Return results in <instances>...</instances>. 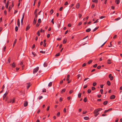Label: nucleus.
Instances as JSON below:
<instances>
[{
	"label": "nucleus",
	"mask_w": 122,
	"mask_h": 122,
	"mask_svg": "<svg viewBox=\"0 0 122 122\" xmlns=\"http://www.w3.org/2000/svg\"><path fill=\"white\" fill-rule=\"evenodd\" d=\"M70 75H68L67 76V77L66 79V81L69 80Z\"/></svg>",
	"instance_id": "obj_15"
},
{
	"label": "nucleus",
	"mask_w": 122,
	"mask_h": 122,
	"mask_svg": "<svg viewBox=\"0 0 122 122\" xmlns=\"http://www.w3.org/2000/svg\"><path fill=\"white\" fill-rule=\"evenodd\" d=\"M94 109V108L92 107H91L90 108V110L92 111Z\"/></svg>",
	"instance_id": "obj_50"
},
{
	"label": "nucleus",
	"mask_w": 122,
	"mask_h": 122,
	"mask_svg": "<svg viewBox=\"0 0 122 122\" xmlns=\"http://www.w3.org/2000/svg\"><path fill=\"white\" fill-rule=\"evenodd\" d=\"M108 103V102L107 101H104L103 103V104L104 105H107Z\"/></svg>",
	"instance_id": "obj_20"
},
{
	"label": "nucleus",
	"mask_w": 122,
	"mask_h": 122,
	"mask_svg": "<svg viewBox=\"0 0 122 122\" xmlns=\"http://www.w3.org/2000/svg\"><path fill=\"white\" fill-rule=\"evenodd\" d=\"M6 46H5L4 47L3 49V51H5V49H6Z\"/></svg>",
	"instance_id": "obj_51"
},
{
	"label": "nucleus",
	"mask_w": 122,
	"mask_h": 122,
	"mask_svg": "<svg viewBox=\"0 0 122 122\" xmlns=\"http://www.w3.org/2000/svg\"><path fill=\"white\" fill-rule=\"evenodd\" d=\"M6 13H7V11L6 10H5L4 11V14L6 15Z\"/></svg>",
	"instance_id": "obj_60"
},
{
	"label": "nucleus",
	"mask_w": 122,
	"mask_h": 122,
	"mask_svg": "<svg viewBox=\"0 0 122 122\" xmlns=\"http://www.w3.org/2000/svg\"><path fill=\"white\" fill-rule=\"evenodd\" d=\"M92 62V60H90L88 61L87 62V64H91Z\"/></svg>",
	"instance_id": "obj_28"
},
{
	"label": "nucleus",
	"mask_w": 122,
	"mask_h": 122,
	"mask_svg": "<svg viewBox=\"0 0 122 122\" xmlns=\"http://www.w3.org/2000/svg\"><path fill=\"white\" fill-rule=\"evenodd\" d=\"M38 23H40L41 22V20L40 19H39L38 20Z\"/></svg>",
	"instance_id": "obj_37"
},
{
	"label": "nucleus",
	"mask_w": 122,
	"mask_h": 122,
	"mask_svg": "<svg viewBox=\"0 0 122 122\" xmlns=\"http://www.w3.org/2000/svg\"><path fill=\"white\" fill-rule=\"evenodd\" d=\"M98 28V27H96L93 30V31L94 32L95 31H96L97 29Z\"/></svg>",
	"instance_id": "obj_34"
},
{
	"label": "nucleus",
	"mask_w": 122,
	"mask_h": 122,
	"mask_svg": "<svg viewBox=\"0 0 122 122\" xmlns=\"http://www.w3.org/2000/svg\"><path fill=\"white\" fill-rule=\"evenodd\" d=\"M67 40L66 39H65L63 40V43L64 44H65Z\"/></svg>",
	"instance_id": "obj_14"
},
{
	"label": "nucleus",
	"mask_w": 122,
	"mask_h": 122,
	"mask_svg": "<svg viewBox=\"0 0 122 122\" xmlns=\"http://www.w3.org/2000/svg\"><path fill=\"white\" fill-rule=\"evenodd\" d=\"M52 82H50L48 84V86H49L51 87L52 86Z\"/></svg>",
	"instance_id": "obj_24"
},
{
	"label": "nucleus",
	"mask_w": 122,
	"mask_h": 122,
	"mask_svg": "<svg viewBox=\"0 0 122 122\" xmlns=\"http://www.w3.org/2000/svg\"><path fill=\"white\" fill-rule=\"evenodd\" d=\"M105 17L104 16H102L100 17V19H102L104 18H105Z\"/></svg>",
	"instance_id": "obj_48"
},
{
	"label": "nucleus",
	"mask_w": 122,
	"mask_h": 122,
	"mask_svg": "<svg viewBox=\"0 0 122 122\" xmlns=\"http://www.w3.org/2000/svg\"><path fill=\"white\" fill-rule=\"evenodd\" d=\"M97 66V64H95L93 66V67H96Z\"/></svg>",
	"instance_id": "obj_58"
},
{
	"label": "nucleus",
	"mask_w": 122,
	"mask_h": 122,
	"mask_svg": "<svg viewBox=\"0 0 122 122\" xmlns=\"http://www.w3.org/2000/svg\"><path fill=\"white\" fill-rule=\"evenodd\" d=\"M36 20H37V19H36L35 18L34 19L33 21V24L34 25H35L36 24Z\"/></svg>",
	"instance_id": "obj_10"
},
{
	"label": "nucleus",
	"mask_w": 122,
	"mask_h": 122,
	"mask_svg": "<svg viewBox=\"0 0 122 122\" xmlns=\"http://www.w3.org/2000/svg\"><path fill=\"white\" fill-rule=\"evenodd\" d=\"M82 22L81 21L79 22V23H78V26H79L81 25L82 24Z\"/></svg>",
	"instance_id": "obj_44"
},
{
	"label": "nucleus",
	"mask_w": 122,
	"mask_h": 122,
	"mask_svg": "<svg viewBox=\"0 0 122 122\" xmlns=\"http://www.w3.org/2000/svg\"><path fill=\"white\" fill-rule=\"evenodd\" d=\"M8 61L9 63H10V57L9 58L8 60Z\"/></svg>",
	"instance_id": "obj_49"
},
{
	"label": "nucleus",
	"mask_w": 122,
	"mask_h": 122,
	"mask_svg": "<svg viewBox=\"0 0 122 122\" xmlns=\"http://www.w3.org/2000/svg\"><path fill=\"white\" fill-rule=\"evenodd\" d=\"M12 67L13 68H14L15 67V65L14 62L13 63Z\"/></svg>",
	"instance_id": "obj_17"
},
{
	"label": "nucleus",
	"mask_w": 122,
	"mask_h": 122,
	"mask_svg": "<svg viewBox=\"0 0 122 122\" xmlns=\"http://www.w3.org/2000/svg\"><path fill=\"white\" fill-rule=\"evenodd\" d=\"M66 91V89H63L61 91V93H62Z\"/></svg>",
	"instance_id": "obj_21"
},
{
	"label": "nucleus",
	"mask_w": 122,
	"mask_h": 122,
	"mask_svg": "<svg viewBox=\"0 0 122 122\" xmlns=\"http://www.w3.org/2000/svg\"><path fill=\"white\" fill-rule=\"evenodd\" d=\"M53 9H51L50 11V14H52L53 13Z\"/></svg>",
	"instance_id": "obj_41"
},
{
	"label": "nucleus",
	"mask_w": 122,
	"mask_h": 122,
	"mask_svg": "<svg viewBox=\"0 0 122 122\" xmlns=\"http://www.w3.org/2000/svg\"><path fill=\"white\" fill-rule=\"evenodd\" d=\"M81 93H80L78 94V96L79 98H80L81 97Z\"/></svg>",
	"instance_id": "obj_27"
},
{
	"label": "nucleus",
	"mask_w": 122,
	"mask_h": 122,
	"mask_svg": "<svg viewBox=\"0 0 122 122\" xmlns=\"http://www.w3.org/2000/svg\"><path fill=\"white\" fill-rule=\"evenodd\" d=\"M91 30V29L90 28H88L86 30V32H89Z\"/></svg>",
	"instance_id": "obj_18"
},
{
	"label": "nucleus",
	"mask_w": 122,
	"mask_h": 122,
	"mask_svg": "<svg viewBox=\"0 0 122 122\" xmlns=\"http://www.w3.org/2000/svg\"><path fill=\"white\" fill-rule=\"evenodd\" d=\"M115 2L117 4H118L120 2L119 0H115Z\"/></svg>",
	"instance_id": "obj_23"
},
{
	"label": "nucleus",
	"mask_w": 122,
	"mask_h": 122,
	"mask_svg": "<svg viewBox=\"0 0 122 122\" xmlns=\"http://www.w3.org/2000/svg\"><path fill=\"white\" fill-rule=\"evenodd\" d=\"M84 118L85 120H87L89 119V118L88 117H84Z\"/></svg>",
	"instance_id": "obj_25"
},
{
	"label": "nucleus",
	"mask_w": 122,
	"mask_h": 122,
	"mask_svg": "<svg viewBox=\"0 0 122 122\" xmlns=\"http://www.w3.org/2000/svg\"><path fill=\"white\" fill-rule=\"evenodd\" d=\"M101 66H99L97 67V68L98 69H100L101 68Z\"/></svg>",
	"instance_id": "obj_63"
},
{
	"label": "nucleus",
	"mask_w": 122,
	"mask_h": 122,
	"mask_svg": "<svg viewBox=\"0 0 122 122\" xmlns=\"http://www.w3.org/2000/svg\"><path fill=\"white\" fill-rule=\"evenodd\" d=\"M80 6L79 4V3H78L77 4L76 6V7L77 8H79Z\"/></svg>",
	"instance_id": "obj_16"
},
{
	"label": "nucleus",
	"mask_w": 122,
	"mask_h": 122,
	"mask_svg": "<svg viewBox=\"0 0 122 122\" xmlns=\"http://www.w3.org/2000/svg\"><path fill=\"white\" fill-rule=\"evenodd\" d=\"M25 14V13H24L22 16V18L21 20V25H23V19L24 17Z\"/></svg>",
	"instance_id": "obj_4"
},
{
	"label": "nucleus",
	"mask_w": 122,
	"mask_h": 122,
	"mask_svg": "<svg viewBox=\"0 0 122 122\" xmlns=\"http://www.w3.org/2000/svg\"><path fill=\"white\" fill-rule=\"evenodd\" d=\"M107 84L108 86H110L111 85V83L110 81H107Z\"/></svg>",
	"instance_id": "obj_22"
},
{
	"label": "nucleus",
	"mask_w": 122,
	"mask_h": 122,
	"mask_svg": "<svg viewBox=\"0 0 122 122\" xmlns=\"http://www.w3.org/2000/svg\"><path fill=\"white\" fill-rule=\"evenodd\" d=\"M30 28V27L29 26V25H28L26 27V31H27Z\"/></svg>",
	"instance_id": "obj_12"
},
{
	"label": "nucleus",
	"mask_w": 122,
	"mask_h": 122,
	"mask_svg": "<svg viewBox=\"0 0 122 122\" xmlns=\"http://www.w3.org/2000/svg\"><path fill=\"white\" fill-rule=\"evenodd\" d=\"M100 92L101 94H102L103 93V90L102 89H101L100 90Z\"/></svg>",
	"instance_id": "obj_53"
},
{
	"label": "nucleus",
	"mask_w": 122,
	"mask_h": 122,
	"mask_svg": "<svg viewBox=\"0 0 122 122\" xmlns=\"http://www.w3.org/2000/svg\"><path fill=\"white\" fill-rule=\"evenodd\" d=\"M40 53H42L45 54V51H41L40 52Z\"/></svg>",
	"instance_id": "obj_40"
},
{
	"label": "nucleus",
	"mask_w": 122,
	"mask_h": 122,
	"mask_svg": "<svg viewBox=\"0 0 122 122\" xmlns=\"http://www.w3.org/2000/svg\"><path fill=\"white\" fill-rule=\"evenodd\" d=\"M98 20L99 19H97V20H96V21H95V22H94L93 23L95 24L98 22H99Z\"/></svg>",
	"instance_id": "obj_35"
},
{
	"label": "nucleus",
	"mask_w": 122,
	"mask_h": 122,
	"mask_svg": "<svg viewBox=\"0 0 122 122\" xmlns=\"http://www.w3.org/2000/svg\"><path fill=\"white\" fill-rule=\"evenodd\" d=\"M17 25L18 27H19L20 25V20L19 19H18L17 21Z\"/></svg>",
	"instance_id": "obj_11"
},
{
	"label": "nucleus",
	"mask_w": 122,
	"mask_h": 122,
	"mask_svg": "<svg viewBox=\"0 0 122 122\" xmlns=\"http://www.w3.org/2000/svg\"><path fill=\"white\" fill-rule=\"evenodd\" d=\"M12 8V7L10 6H9L8 9V11L9 12L10 11Z\"/></svg>",
	"instance_id": "obj_30"
},
{
	"label": "nucleus",
	"mask_w": 122,
	"mask_h": 122,
	"mask_svg": "<svg viewBox=\"0 0 122 122\" xmlns=\"http://www.w3.org/2000/svg\"><path fill=\"white\" fill-rule=\"evenodd\" d=\"M62 100V98L61 97L60 98V99H59V101L61 102Z\"/></svg>",
	"instance_id": "obj_61"
},
{
	"label": "nucleus",
	"mask_w": 122,
	"mask_h": 122,
	"mask_svg": "<svg viewBox=\"0 0 122 122\" xmlns=\"http://www.w3.org/2000/svg\"><path fill=\"white\" fill-rule=\"evenodd\" d=\"M32 53L33 55L34 56H36V54L35 52H32Z\"/></svg>",
	"instance_id": "obj_46"
},
{
	"label": "nucleus",
	"mask_w": 122,
	"mask_h": 122,
	"mask_svg": "<svg viewBox=\"0 0 122 122\" xmlns=\"http://www.w3.org/2000/svg\"><path fill=\"white\" fill-rule=\"evenodd\" d=\"M37 34L38 35V36H40V34L39 33V30L37 32Z\"/></svg>",
	"instance_id": "obj_45"
},
{
	"label": "nucleus",
	"mask_w": 122,
	"mask_h": 122,
	"mask_svg": "<svg viewBox=\"0 0 122 122\" xmlns=\"http://www.w3.org/2000/svg\"><path fill=\"white\" fill-rule=\"evenodd\" d=\"M112 110V108H110L109 109H108V110H105L104 112V113L107 112H108V111H109Z\"/></svg>",
	"instance_id": "obj_8"
},
{
	"label": "nucleus",
	"mask_w": 122,
	"mask_h": 122,
	"mask_svg": "<svg viewBox=\"0 0 122 122\" xmlns=\"http://www.w3.org/2000/svg\"><path fill=\"white\" fill-rule=\"evenodd\" d=\"M39 69V67H36L33 70V73L35 74L38 71Z\"/></svg>",
	"instance_id": "obj_2"
},
{
	"label": "nucleus",
	"mask_w": 122,
	"mask_h": 122,
	"mask_svg": "<svg viewBox=\"0 0 122 122\" xmlns=\"http://www.w3.org/2000/svg\"><path fill=\"white\" fill-rule=\"evenodd\" d=\"M107 63L108 64H111V60L109 59L108 60Z\"/></svg>",
	"instance_id": "obj_13"
},
{
	"label": "nucleus",
	"mask_w": 122,
	"mask_h": 122,
	"mask_svg": "<svg viewBox=\"0 0 122 122\" xmlns=\"http://www.w3.org/2000/svg\"><path fill=\"white\" fill-rule=\"evenodd\" d=\"M49 108H50V106H48L47 108V109H46V110L47 111H48L49 110Z\"/></svg>",
	"instance_id": "obj_62"
},
{
	"label": "nucleus",
	"mask_w": 122,
	"mask_h": 122,
	"mask_svg": "<svg viewBox=\"0 0 122 122\" xmlns=\"http://www.w3.org/2000/svg\"><path fill=\"white\" fill-rule=\"evenodd\" d=\"M92 1L93 2L97 3L98 2L97 0H92Z\"/></svg>",
	"instance_id": "obj_29"
},
{
	"label": "nucleus",
	"mask_w": 122,
	"mask_h": 122,
	"mask_svg": "<svg viewBox=\"0 0 122 122\" xmlns=\"http://www.w3.org/2000/svg\"><path fill=\"white\" fill-rule=\"evenodd\" d=\"M121 19V18L120 17H118L117 18L115 19L114 20H119Z\"/></svg>",
	"instance_id": "obj_31"
},
{
	"label": "nucleus",
	"mask_w": 122,
	"mask_h": 122,
	"mask_svg": "<svg viewBox=\"0 0 122 122\" xmlns=\"http://www.w3.org/2000/svg\"><path fill=\"white\" fill-rule=\"evenodd\" d=\"M73 92V90H71L70 91L69 93V94H71Z\"/></svg>",
	"instance_id": "obj_47"
},
{
	"label": "nucleus",
	"mask_w": 122,
	"mask_h": 122,
	"mask_svg": "<svg viewBox=\"0 0 122 122\" xmlns=\"http://www.w3.org/2000/svg\"><path fill=\"white\" fill-rule=\"evenodd\" d=\"M8 4H6L5 5V7L7 8V9L8 8Z\"/></svg>",
	"instance_id": "obj_64"
},
{
	"label": "nucleus",
	"mask_w": 122,
	"mask_h": 122,
	"mask_svg": "<svg viewBox=\"0 0 122 122\" xmlns=\"http://www.w3.org/2000/svg\"><path fill=\"white\" fill-rule=\"evenodd\" d=\"M95 6V5L94 4H93L91 6V8L92 9Z\"/></svg>",
	"instance_id": "obj_43"
},
{
	"label": "nucleus",
	"mask_w": 122,
	"mask_h": 122,
	"mask_svg": "<svg viewBox=\"0 0 122 122\" xmlns=\"http://www.w3.org/2000/svg\"><path fill=\"white\" fill-rule=\"evenodd\" d=\"M8 92H6V93L3 96V99H4L5 98L6 96L8 94Z\"/></svg>",
	"instance_id": "obj_7"
},
{
	"label": "nucleus",
	"mask_w": 122,
	"mask_h": 122,
	"mask_svg": "<svg viewBox=\"0 0 122 122\" xmlns=\"http://www.w3.org/2000/svg\"><path fill=\"white\" fill-rule=\"evenodd\" d=\"M97 109L98 111H101L102 110V108H98Z\"/></svg>",
	"instance_id": "obj_52"
},
{
	"label": "nucleus",
	"mask_w": 122,
	"mask_h": 122,
	"mask_svg": "<svg viewBox=\"0 0 122 122\" xmlns=\"http://www.w3.org/2000/svg\"><path fill=\"white\" fill-rule=\"evenodd\" d=\"M83 101L85 102H87L86 98V97L83 100Z\"/></svg>",
	"instance_id": "obj_39"
},
{
	"label": "nucleus",
	"mask_w": 122,
	"mask_h": 122,
	"mask_svg": "<svg viewBox=\"0 0 122 122\" xmlns=\"http://www.w3.org/2000/svg\"><path fill=\"white\" fill-rule=\"evenodd\" d=\"M26 86L27 89H28L30 86H31V84L30 83H27L26 84Z\"/></svg>",
	"instance_id": "obj_5"
},
{
	"label": "nucleus",
	"mask_w": 122,
	"mask_h": 122,
	"mask_svg": "<svg viewBox=\"0 0 122 122\" xmlns=\"http://www.w3.org/2000/svg\"><path fill=\"white\" fill-rule=\"evenodd\" d=\"M91 92V91L90 89H89L87 90V92L89 93H90Z\"/></svg>",
	"instance_id": "obj_36"
},
{
	"label": "nucleus",
	"mask_w": 122,
	"mask_h": 122,
	"mask_svg": "<svg viewBox=\"0 0 122 122\" xmlns=\"http://www.w3.org/2000/svg\"><path fill=\"white\" fill-rule=\"evenodd\" d=\"M18 30V28L17 26H16L15 28V30L16 31H17Z\"/></svg>",
	"instance_id": "obj_33"
},
{
	"label": "nucleus",
	"mask_w": 122,
	"mask_h": 122,
	"mask_svg": "<svg viewBox=\"0 0 122 122\" xmlns=\"http://www.w3.org/2000/svg\"><path fill=\"white\" fill-rule=\"evenodd\" d=\"M96 89L95 87H92V90H93Z\"/></svg>",
	"instance_id": "obj_57"
},
{
	"label": "nucleus",
	"mask_w": 122,
	"mask_h": 122,
	"mask_svg": "<svg viewBox=\"0 0 122 122\" xmlns=\"http://www.w3.org/2000/svg\"><path fill=\"white\" fill-rule=\"evenodd\" d=\"M60 55V53H57L55 55V56H58Z\"/></svg>",
	"instance_id": "obj_56"
},
{
	"label": "nucleus",
	"mask_w": 122,
	"mask_h": 122,
	"mask_svg": "<svg viewBox=\"0 0 122 122\" xmlns=\"http://www.w3.org/2000/svg\"><path fill=\"white\" fill-rule=\"evenodd\" d=\"M63 111L64 113H66V108H65L64 109Z\"/></svg>",
	"instance_id": "obj_55"
},
{
	"label": "nucleus",
	"mask_w": 122,
	"mask_h": 122,
	"mask_svg": "<svg viewBox=\"0 0 122 122\" xmlns=\"http://www.w3.org/2000/svg\"><path fill=\"white\" fill-rule=\"evenodd\" d=\"M43 92H46V90L45 89H43L42 91Z\"/></svg>",
	"instance_id": "obj_54"
},
{
	"label": "nucleus",
	"mask_w": 122,
	"mask_h": 122,
	"mask_svg": "<svg viewBox=\"0 0 122 122\" xmlns=\"http://www.w3.org/2000/svg\"><path fill=\"white\" fill-rule=\"evenodd\" d=\"M86 63H84L82 65V66L83 67H84L86 66Z\"/></svg>",
	"instance_id": "obj_59"
},
{
	"label": "nucleus",
	"mask_w": 122,
	"mask_h": 122,
	"mask_svg": "<svg viewBox=\"0 0 122 122\" xmlns=\"http://www.w3.org/2000/svg\"><path fill=\"white\" fill-rule=\"evenodd\" d=\"M28 103L27 101L25 102L24 103V106L25 107L27 106L28 105Z\"/></svg>",
	"instance_id": "obj_9"
},
{
	"label": "nucleus",
	"mask_w": 122,
	"mask_h": 122,
	"mask_svg": "<svg viewBox=\"0 0 122 122\" xmlns=\"http://www.w3.org/2000/svg\"><path fill=\"white\" fill-rule=\"evenodd\" d=\"M78 17H79V18H80L82 16V15H81V14H78Z\"/></svg>",
	"instance_id": "obj_32"
},
{
	"label": "nucleus",
	"mask_w": 122,
	"mask_h": 122,
	"mask_svg": "<svg viewBox=\"0 0 122 122\" xmlns=\"http://www.w3.org/2000/svg\"><path fill=\"white\" fill-rule=\"evenodd\" d=\"M17 41L16 39H15L14 41V43L13 45V47H14L15 45V44L16 43Z\"/></svg>",
	"instance_id": "obj_19"
},
{
	"label": "nucleus",
	"mask_w": 122,
	"mask_h": 122,
	"mask_svg": "<svg viewBox=\"0 0 122 122\" xmlns=\"http://www.w3.org/2000/svg\"><path fill=\"white\" fill-rule=\"evenodd\" d=\"M40 3H41V2H40V1H39L38 2V5H37V6L38 7H39V6H40Z\"/></svg>",
	"instance_id": "obj_42"
},
{
	"label": "nucleus",
	"mask_w": 122,
	"mask_h": 122,
	"mask_svg": "<svg viewBox=\"0 0 122 122\" xmlns=\"http://www.w3.org/2000/svg\"><path fill=\"white\" fill-rule=\"evenodd\" d=\"M15 97H14L13 99H10V101L9 102H9L10 103H14L15 102Z\"/></svg>",
	"instance_id": "obj_3"
},
{
	"label": "nucleus",
	"mask_w": 122,
	"mask_h": 122,
	"mask_svg": "<svg viewBox=\"0 0 122 122\" xmlns=\"http://www.w3.org/2000/svg\"><path fill=\"white\" fill-rule=\"evenodd\" d=\"M43 66L44 67H47V64L46 63V62H45L43 64Z\"/></svg>",
	"instance_id": "obj_26"
},
{
	"label": "nucleus",
	"mask_w": 122,
	"mask_h": 122,
	"mask_svg": "<svg viewBox=\"0 0 122 122\" xmlns=\"http://www.w3.org/2000/svg\"><path fill=\"white\" fill-rule=\"evenodd\" d=\"M115 96L114 95H112L111 96L110 98L111 99H114L115 98Z\"/></svg>",
	"instance_id": "obj_6"
},
{
	"label": "nucleus",
	"mask_w": 122,
	"mask_h": 122,
	"mask_svg": "<svg viewBox=\"0 0 122 122\" xmlns=\"http://www.w3.org/2000/svg\"><path fill=\"white\" fill-rule=\"evenodd\" d=\"M97 85V83L96 82H94L93 83L92 85L93 86H95Z\"/></svg>",
	"instance_id": "obj_38"
},
{
	"label": "nucleus",
	"mask_w": 122,
	"mask_h": 122,
	"mask_svg": "<svg viewBox=\"0 0 122 122\" xmlns=\"http://www.w3.org/2000/svg\"><path fill=\"white\" fill-rule=\"evenodd\" d=\"M99 112V111H98L97 109H96L94 110L93 112V113L94 114V116L95 117H96L99 114V113L98 112Z\"/></svg>",
	"instance_id": "obj_1"
}]
</instances>
